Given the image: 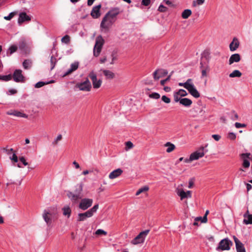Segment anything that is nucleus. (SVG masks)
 I'll list each match as a JSON object with an SVG mask.
<instances>
[{"instance_id": "nucleus-20", "label": "nucleus", "mask_w": 252, "mask_h": 252, "mask_svg": "<svg viewBox=\"0 0 252 252\" xmlns=\"http://www.w3.org/2000/svg\"><path fill=\"white\" fill-rule=\"evenodd\" d=\"M240 42L237 38L234 37L229 44V48L231 51H234L239 47Z\"/></svg>"}, {"instance_id": "nucleus-39", "label": "nucleus", "mask_w": 252, "mask_h": 252, "mask_svg": "<svg viewBox=\"0 0 252 252\" xmlns=\"http://www.w3.org/2000/svg\"><path fill=\"white\" fill-rule=\"evenodd\" d=\"M56 62H57V60H56V59L53 56H52L51 57V59H50V63H51V69L52 70L55 65H56Z\"/></svg>"}, {"instance_id": "nucleus-48", "label": "nucleus", "mask_w": 252, "mask_h": 252, "mask_svg": "<svg viewBox=\"0 0 252 252\" xmlns=\"http://www.w3.org/2000/svg\"><path fill=\"white\" fill-rule=\"evenodd\" d=\"M242 165L243 167L248 168L250 167V162L247 159H244Z\"/></svg>"}, {"instance_id": "nucleus-7", "label": "nucleus", "mask_w": 252, "mask_h": 252, "mask_svg": "<svg viewBox=\"0 0 252 252\" xmlns=\"http://www.w3.org/2000/svg\"><path fill=\"white\" fill-rule=\"evenodd\" d=\"M114 22L115 20L112 19L106 14L101 22L100 27L103 29H108Z\"/></svg>"}, {"instance_id": "nucleus-55", "label": "nucleus", "mask_w": 252, "mask_h": 252, "mask_svg": "<svg viewBox=\"0 0 252 252\" xmlns=\"http://www.w3.org/2000/svg\"><path fill=\"white\" fill-rule=\"evenodd\" d=\"M167 7H166L164 5L161 4L158 7V10L160 12H165L167 10Z\"/></svg>"}, {"instance_id": "nucleus-54", "label": "nucleus", "mask_w": 252, "mask_h": 252, "mask_svg": "<svg viewBox=\"0 0 252 252\" xmlns=\"http://www.w3.org/2000/svg\"><path fill=\"white\" fill-rule=\"evenodd\" d=\"M47 84H48V83H45L43 82H38L35 84L34 87H35V88H40V87L43 86L44 85Z\"/></svg>"}, {"instance_id": "nucleus-10", "label": "nucleus", "mask_w": 252, "mask_h": 252, "mask_svg": "<svg viewBox=\"0 0 252 252\" xmlns=\"http://www.w3.org/2000/svg\"><path fill=\"white\" fill-rule=\"evenodd\" d=\"M44 220L46 222L48 226H50L52 223V218L53 214L49 210H45L42 214Z\"/></svg>"}, {"instance_id": "nucleus-59", "label": "nucleus", "mask_w": 252, "mask_h": 252, "mask_svg": "<svg viewBox=\"0 0 252 252\" xmlns=\"http://www.w3.org/2000/svg\"><path fill=\"white\" fill-rule=\"evenodd\" d=\"M209 214V211L208 210H207L205 212V215L204 216V217H203V219H202V222H204V223H205L207 221V216L208 215V214Z\"/></svg>"}, {"instance_id": "nucleus-18", "label": "nucleus", "mask_w": 252, "mask_h": 252, "mask_svg": "<svg viewBox=\"0 0 252 252\" xmlns=\"http://www.w3.org/2000/svg\"><path fill=\"white\" fill-rule=\"evenodd\" d=\"M98 204H95L93 208L88 210L87 212L82 213L83 215L86 218H90L92 217L94 213H95L97 210L98 209Z\"/></svg>"}, {"instance_id": "nucleus-63", "label": "nucleus", "mask_w": 252, "mask_h": 252, "mask_svg": "<svg viewBox=\"0 0 252 252\" xmlns=\"http://www.w3.org/2000/svg\"><path fill=\"white\" fill-rule=\"evenodd\" d=\"M193 159L191 158V157L190 156V157L189 158H186L184 160V161L186 163H189L193 161Z\"/></svg>"}, {"instance_id": "nucleus-64", "label": "nucleus", "mask_w": 252, "mask_h": 252, "mask_svg": "<svg viewBox=\"0 0 252 252\" xmlns=\"http://www.w3.org/2000/svg\"><path fill=\"white\" fill-rule=\"evenodd\" d=\"M246 187L248 191H249L250 189H252V186L250 184L247 183L246 184Z\"/></svg>"}, {"instance_id": "nucleus-6", "label": "nucleus", "mask_w": 252, "mask_h": 252, "mask_svg": "<svg viewBox=\"0 0 252 252\" xmlns=\"http://www.w3.org/2000/svg\"><path fill=\"white\" fill-rule=\"evenodd\" d=\"M150 230L149 229L140 232L132 241V243L134 245L140 244L143 243L145 237L148 235Z\"/></svg>"}, {"instance_id": "nucleus-58", "label": "nucleus", "mask_w": 252, "mask_h": 252, "mask_svg": "<svg viewBox=\"0 0 252 252\" xmlns=\"http://www.w3.org/2000/svg\"><path fill=\"white\" fill-rule=\"evenodd\" d=\"M235 126L236 128H240V127H245L246 126L245 124H241V123H236L235 124Z\"/></svg>"}, {"instance_id": "nucleus-12", "label": "nucleus", "mask_w": 252, "mask_h": 252, "mask_svg": "<svg viewBox=\"0 0 252 252\" xmlns=\"http://www.w3.org/2000/svg\"><path fill=\"white\" fill-rule=\"evenodd\" d=\"M233 238L235 243L237 252H246L243 244L235 236H233Z\"/></svg>"}, {"instance_id": "nucleus-36", "label": "nucleus", "mask_w": 252, "mask_h": 252, "mask_svg": "<svg viewBox=\"0 0 252 252\" xmlns=\"http://www.w3.org/2000/svg\"><path fill=\"white\" fill-rule=\"evenodd\" d=\"M149 189V188L147 186H144L140 189H139L136 193V195H139L142 192L147 191Z\"/></svg>"}, {"instance_id": "nucleus-60", "label": "nucleus", "mask_w": 252, "mask_h": 252, "mask_svg": "<svg viewBox=\"0 0 252 252\" xmlns=\"http://www.w3.org/2000/svg\"><path fill=\"white\" fill-rule=\"evenodd\" d=\"M19 159L24 165L26 166L28 164V163L26 161L24 157H20Z\"/></svg>"}, {"instance_id": "nucleus-29", "label": "nucleus", "mask_w": 252, "mask_h": 252, "mask_svg": "<svg viewBox=\"0 0 252 252\" xmlns=\"http://www.w3.org/2000/svg\"><path fill=\"white\" fill-rule=\"evenodd\" d=\"M8 114L14 115V116H17V117L25 118H27L28 117L27 114H24V113H21L20 112H19V111H14V112H13L12 113H8Z\"/></svg>"}, {"instance_id": "nucleus-42", "label": "nucleus", "mask_w": 252, "mask_h": 252, "mask_svg": "<svg viewBox=\"0 0 252 252\" xmlns=\"http://www.w3.org/2000/svg\"><path fill=\"white\" fill-rule=\"evenodd\" d=\"M177 94L180 95V96H185L188 94L186 91L183 89H180L178 92H177Z\"/></svg>"}, {"instance_id": "nucleus-19", "label": "nucleus", "mask_w": 252, "mask_h": 252, "mask_svg": "<svg viewBox=\"0 0 252 252\" xmlns=\"http://www.w3.org/2000/svg\"><path fill=\"white\" fill-rule=\"evenodd\" d=\"M123 171L120 169L118 168L113 170L109 175V178L110 179H114L119 177L123 173Z\"/></svg>"}, {"instance_id": "nucleus-14", "label": "nucleus", "mask_w": 252, "mask_h": 252, "mask_svg": "<svg viewBox=\"0 0 252 252\" xmlns=\"http://www.w3.org/2000/svg\"><path fill=\"white\" fill-rule=\"evenodd\" d=\"M19 48L26 54H29L30 52V49L27 44L25 39H21L19 43Z\"/></svg>"}, {"instance_id": "nucleus-33", "label": "nucleus", "mask_w": 252, "mask_h": 252, "mask_svg": "<svg viewBox=\"0 0 252 252\" xmlns=\"http://www.w3.org/2000/svg\"><path fill=\"white\" fill-rule=\"evenodd\" d=\"M243 222L246 224H252V215L246 216V218H244Z\"/></svg>"}, {"instance_id": "nucleus-11", "label": "nucleus", "mask_w": 252, "mask_h": 252, "mask_svg": "<svg viewBox=\"0 0 252 252\" xmlns=\"http://www.w3.org/2000/svg\"><path fill=\"white\" fill-rule=\"evenodd\" d=\"M204 150V147H201L199 150L192 153L190 155L191 158L194 160H197L199 158L203 157L205 155Z\"/></svg>"}, {"instance_id": "nucleus-32", "label": "nucleus", "mask_w": 252, "mask_h": 252, "mask_svg": "<svg viewBox=\"0 0 252 252\" xmlns=\"http://www.w3.org/2000/svg\"><path fill=\"white\" fill-rule=\"evenodd\" d=\"M191 82H192L191 79H188L185 83H179V86L183 87L185 89H187L189 88V86Z\"/></svg>"}, {"instance_id": "nucleus-9", "label": "nucleus", "mask_w": 252, "mask_h": 252, "mask_svg": "<svg viewBox=\"0 0 252 252\" xmlns=\"http://www.w3.org/2000/svg\"><path fill=\"white\" fill-rule=\"evenodd\" d=\"M22 71L21 69H16L12 76L13 80L16 82H24L25 77L22 74Z\"/></svg>"}, {"instance_id": "nucleus-13", "label": "nucleus", "mask_w": 252, "mask_h": 252, "mask_svg": "<svg viewBox=\"0 0 252 252\" xmlns=\"http://www.w3.org/2000/svg\"><path fill=\"white\" fill-rule=\"evenodd\" d=\"M187 90L188 91L189 93L195 98H198L200 97V95L199 93L196 90L192 82Z\"/></svg>"}, {"instance_id": "nucleus-35", "label": "nucleus", "mask_w": 252, "mask_h": 252, "mask_svg": "<svg viewBox=\"0 0 252 252\" xmlns=\"http://www.w3.org/2000/svg\"><path fill=\"white\" fill-rule=\"evenodd\" d=\"M32 64V62L30 60H26L23 63V65L25 69L30 68Z\"/></svg>"}, {"instance_id": "nucleus-22", "label": "nucleus", "mask_w": 252, "mask_h": 252, "mask_svg": "<svg viewBox=\"0 0 252 252\" xmlns=\"http://www.w3.org/2000/svg\"><path fill=\"white\" fill-rule=\"evenodd\" d=\"M119 9L118 8H115L108 11L106 14L109 16L112 19L114 20L115 18L119 14Z\"/></svg>"}, {"instance_id": "nucleus-57", "label": "nucleus", "mask_w": 252, "mask_h": 252, "mask_svg": "<svg viewBox=\"0 0 252 252\" xmlns=\"http://www.w3.org/2000/svg\"><path fill=\"white\" fill-rule=\"evenodd\" d=\"M151 2V0H142L141 4L144 6H148Z\"/></svg>"}, {"instance_id": "nucleus-17", "label": "nucleus", "mask_w": 252, "mask_h": 252, "mask_svg": "<svg viewBox=\"0 0 252 252\" xmlns=\"http://www.w3.org/2000/svg\"><path fill=\"white\" fill-rule=\"evenodd\" d=\"M200 68L201 70L202 77H206L207 76V73L210 71V68L208 64H204L202 62L200 63Z\"/></svg>"}, {"instance_id": "nucleus-23", "label": "nucleus", "mask_w": 252, "mask_h": 252, "mask_svg": "<svg viewBox=\"0 0 252 252\" xmlns=\"http://www.w3.org/2000/svg\"><path fill=\"white\" fill-rule=\"evenodd\" d=\"M79 66V63L78 62H74V63L71 64L70 68L66 71V72L64 74V76H67L69 74L72 73L73 71L77 70Z\"/></svg>"}, {"instance_id": "nucleus-37", "label": "nucleus", "mask_w": 252, "mask_h": 252, "mask_svg": "<svg viewBox=\"0 0 252 252\" xmlns=\"http://www.w3.org/2000/svg\"><path fill=\"white\" fill-rule=\"evenodd\" d=\"M12 78V76L11 74H9L8 75H3L1 76L0 75V80L4 81H8L10 80H11Z\"/></svg>"}, {"instance_id": "nucleus-47", "label": "nucleus", "mask_w": 252, "mask_h": 252, "mask_svg": "<svg viewBox=\"0 0 252 252\" xmlns=\"http://www.w3.org/2000/svg\"><path fill=\"white\" fill-rule=\"evenodd\" d=\"M111 58H112V61L110 63L111 64H113L114 63V61L117 60V57L116 55V53L114 52H113L111 54Z\"/></svg>"}, {"instance_id": "nucleus-30", "label": "nucleus", "mask_w": 252, "mask_h": 252, "mask_svg": "<svg viewBox=\"0 0 252 252\" xmlns=\"http://www.w3.org/2000/svg\"><path fill=\"white\" fill-rule=\"evenodd\" d=\"M191 11L190 9H186L183 12L182 17L184 19H187L191 15Z\"/></svg>"}, {"instance_id": "nucleus-4", "label": "nucleus", "mask_w": 252, "mask_h": 252, "mask_svg": "<svg viewBox=\"0 0 252 252\" xmlns=\"http://www.w3.org/2000/svg\"><path fill=\"white\" fill-rule=\"evenodd\" d=\"M88 77L91 79L94 89H97L101 87L102 81L101 79H97L96 74L94 71L89 73Z\"/></svg>"}, {"instance_id": "nucleus-26", "label": "nucleus", "mask_w": 252, "mask_h": 252, "mask_svg": "<svg viewBox=\"0 0 252 252\" xmlns=\"http://www.w3.org/2000/svg\"><path fill=\"white\" fill-rule=\"evenodd\" d=\"M102 71L107 79H111L114 78L115 77L114 73L109 70H102Z\"/></svg>"}, {"instance_id": "nucleus-3", "label": "nucleus", "mask_w": 252, "mask_h": 252, "mask_svg": "<svg viewBox=\"0 0 252 252\" xmlns=\"http://www.w3.org/2000/svg\"><path fill=\"white\" fill-rule=\"evenodd\" d=\"M233 243L228 238H224L221 240L219 243L218 246L216 248V251H229L232 246Z\"/></svg>"}, {"instance_id": "nucleus-52", "label": "nucleus", "mask_w": 252, "mask_h": 252, "mask_svg": "<svg viewBox=\"0 0 252 252\" xmlns=\"http://www.w3.org/2000/svg\"><path fill=\"white\" fill-rule=\"evenodd\" d=\"M170 78H171V75H169V76H168V77L165 79H164V80H162L160 81V85L161 86H164V84L167 82V81H169L170 79Z\"/></svg>"}, {"instance_id": "nucleus-45", "label": "nucleus", "mask_w": 252, "mask_h": 252, "mask_svg": "<svg viewBox=\"0 0 252 252\" xmlns=\"http://www.w3.org/2000/svg\"><path fill=\"white\" fill-rule=\"evenodd\" d=\"M62 135L61 134L58 135L56 139L53 142L52 144L54 145H56L58 144V142L61 141L62 139Z\"/></svg>"}, {"instance_id": "nucleus-53", "label": "nucleus", "mask_w": 252, "mask_h": 252, "mask_svg": "<svg viewBox=\"0 0 252 252\" xmlns=\"http://www.w3.org/2000/svg\"><path fill=\"white\" fill-rule=\"evenodd\" d=\"M204 1L205 0H196V1H193V5L195 6L196 4L201 5L204 2Z\"/></svg>"}, {"instance_id": "nucleus-27", "label": "nucleus", "mask_w": 252, "mask_h": 252, "mask_svg": "<svg viewBox=\"0 0 252 252\" xmlns=\"http://www.w3.org/2000/svg\"><path fill=\"white\" fill-rule=\"evenodd\" d=\"M164 146L168 147L166 150V152L167 153H171L175 149V146L173 144L169 142H167L166 144H165Z\"/></svg>"}, {"instance_id": "nucleus-16", "label": "nucleus", "mask_w": 252, "mask_h": 252, "mask_svg": "<svg viewBox=\"0 0 252 252\" xmlns=\"http://www.w3.org/2000/svg\"><path fill=\"white\" fill-rule=\"evenodd\" d=\"M101 7V5L99 4L97 6H94L91 13V15L94 18H98L100 16V9Z\"/></svg>"}, {"instance_id": "nucleus-41", "label": "nucleus", "mask_w": 252, "mask_h": 252, "mask_svg": "<svg viewBox=\"0 0 252 252\" xmlns=\"http://www.w3.org/2000/svg\"><path fill=\"white\" fill-rule=\"evenodd\" d=\"M174 100L176 102H180L181 99H182L180 97V95H179L177 93L175 92L174 93Z\"/></svg>"}, {"instance_id": "nucleus-28", "label": "nucleus", "mask_w": 252, "mask_h": 252, "mask_svg": "<svg viewBox=\"0 0 252 252\" xmlns=\"http://www.w3.org/2000/svg\"><path fill=\"white\" fill-rule=\"evenodd\" d=\"M241 76L242 73L238 70H234L229 75L230 78L240 77Z\"/></svg>"}, {"instance_id": "nucleus-38", "label": "nucleus", "mask_w": 252, "mask_h": 252, "mask_svg": "<svg viewBox=\"0 0 252 252\" xmlns=\"http://www.w3.org/2000/svg\"><path fill=\"white\" fill-rule=\"evenodd\" d=\"M70 41V36L68 35H66L64 36H63L62 39L61 41L63 43H65V44H69Z\"/></svg>"}, {"instance_id": "nucleus-2", "label": "nucleus", "mask_w": 252, "mask_h": 252, "mask_svg": "<svg viewBox=\"0 0 252 252\" xmlns=\"http://www.w3.org/2000/svg\"><path fill=\"white\" fill-rule=\"evenodd\" d=\"M104 43V40L102 36L99 35L96 38L94 48V56L97 57L99 55Z\"/></svg>"}, {"instance_id": "nucleus-51", "label": "nucleus", "mask_w": 252, "mask_h": 252, "mask_svg": "<svg viewBox=\"0 0 252 252\" xmlns=\"http://www.w3.org/2000/svg\"><path fill=\"white\" fill-rule=\"evenodd\" d=\"M228 138L230 140H235L236 139V135L233 132H229L227 136Z\"/></svg>"}, {"instance_id": "nucleus-56", "label": "nucleus", "mask_w": 252, "mask_h": 252, "mask_svg": "<svg viewBox=\"0 0 252 252\" xmlns=\"http://www.w3.org/2000/svg\"><path fill=\"white\" fill-rule=\"evenodd\" d=\"M10 159L14 162H17L18 161V157L14 153L13 154L12 157H10Z\"/></svg>"}, {"instance_id": "nucleus-5", "label": "nucleus", "mask_w": 252, "mask_h": 252, "mask_svg": "<svg viewBox=\"0 0 252 252\" xmlns=\"http://www.w3.org/2000/svg\"><path fill=\"white\" fill-rule=\"evenodd\" d=\"M79 89L80 91L89 92L92 89V85L88 78L83 82L77 83L75 86Z\"/></svg>"}, {"instance_id": "nucleus-62", "label": "nucleus", "mask_w": 252, "mask_h": 252, "mask_svg": "<svg viewBox=\"0 0 252 252\" xmlns=\"http://www.w3.org/2000/svg\"><path fill=\"white\" fill-rule=\"evenodd\" d=\"M106 60H107V57L106 56H104L103 57L101 58L100 59V63H103L106 61Z\"/></svg>"}, {"instance_id": "nucleus-50", "label": "nucleus", "mask_w": 252, "mask_h": 252, "mask_svg": "<svg viewBox=\"0 0 252 252\" xmlns=\"http://www.w3.org/2000/svg\"><path fill=\"white\" fill-rule=\"evenodd\" d=\"M15 14V12H11L8 16L4 17V19L6 20H10Z\"/></svg>"}, {"instance_id": "nucleus-44", "label": "nucleus", "mask_w": 252, "mask_h": 252, "mask_svg": "<svg viewBox=\"0 0 252 252\" xmlns=\"http://www.w3.org/2000/svg\"><path fill=\"white\" fill-rule=\"evenodd\" d=\"M133 144L130 141H127L126 143V150L127 151L129 149L132 148Z\"/></svg>"}, {"instance_id": "nucleus-46", "label": "nucleus", "mask_w": 252, "mask_h": 252, "mask_svg": "<svg viewBox=\"0 0 252 252\" xmlns=\"http://www.w3.org/2000/svg\"><path fill=\"white\" fill-rule=\"evenodd\" d=\"M86 218L83 215L82 213H79L78 214L77 220L79 221H84L86 220Z\"/></svg>"}, {"instance_id": "nucleus-15", "label": "nucleus", "mask_w": 252, "mask_h": 252, "mask_svg": "<svg viewBox=\"0 0 252 252\" xmlns=\"http://www.w3.org/2000/svg\"><path fill=\"white\" fill-rule=\"evenodd\" d=\"M177 193L180 197L181 200L191 197V191L190 190L185 192L183 189H178Z\"/></svg>"}, {"instance_id": "nucleus-49", "label": "nucleus", "mask_w": 252, "mask_h": 252, "mask_svg": "<svg viewBox=\"0 0 252 252\" xmlns=\"http://www.w3.org/2000/svg\"><path fill=\"white\" fill-rule=\"evenodd\" d=\"M161 100L165 103H169L171 102L170 99L166 95H163L161 97Z\"/></svg>"}, {"instance_id": "nucleus-61", "label": "nucleus", "mask_w": 252, "mask_h": 252, "mask_svg": "<svg viewBox=\"0 0 252 252\" xmlns=\"http://www.w3.org/2000/svg\"><path fill=\"white\" fill-rule=\"evenodd\" d=\"M212 136L217 141L220 140L221 138V136L218 134H213Z\"/></svg>"}, {"instance_id": "nucleus-34", "label": "nucleus", "mask_w": 252, "mask_h": 252, "mask_svg": "<svg viewBox=\"0 0 252 252\" xmlns=\"http://www.w3.org/2000/svg\"><path fill=\"white\" fill-rule=\"evenodd\" d=\"M18 47L16 45H11L8 49V50L7 52V54H9L10 55L15 52L17 50Z\"/></svg>"}, {"instance_id": "nucleus-24", "label": "nucleus", "mask_w": 252, "mask_h": 252, "mask_svg": "<svg viewBox=\"0 0 252 252\" xmlns=\"http://www.w3.org/2000/svg\"><path fill=\"white\" fill-rule=\"evenodd\" d=\"M241 60L240 55L239 54L232 55L229 59V64H231L234 62L238 63Z\"/></svg>"}, {"instance_id": "nucleus-31", "label": "nucleus", "mask_w": 252, "mask_h": 252, "mask_svg": "<svg viewBox=\"0 0 252 252\" xmlns=\"http://www.w3.org/2000/svg\"><path fill=\"white\" fill-rule=\"evenodd\" d=\"M63 214L69 218L71 212L70 208L68 206H65L63 208Z\"/></svg>"}, {"instance_id": "nucleus-1", "label": "nucleus", "mask_w": 252, "mask_h": 252, "mask_svg": "<svg viewBox=\"0 0 252 252\" xmlns=\"http://www.w3.org/2000/svg\"><path fill=\"white\" fill-rule=\"evenodd\" d=\"M83 186L84 184L83 183L77 184L75 186V189L74 191L69 190L66 191V196L73 204L77 203L79 200L81 199L79 207L83 210H86L92 205L93 200L92 199L87 198L82 199Z\"/></svg>"}, {"instance_id": "nucleus-40", "label": "nucleus", "mask_w": 252, "mask_h": 252, "mask_svg": "<svg viewBox=\"0 0 252 252\" xmlns=\"http://www.w3.org/2000/svg\"><path fill=\"white\" fill-rule=\"evenodd\" d=\"M149 96L151 98L157 99L160 98V94L157 93H153L150 94Z\"/></svg>"}, {"instance_id": "nucleus-21", "label": "nucleus", "mask_w": 252, "mask_h": 252, "mask_svg": "<svg viewBox=\"0 0 252 252\" xmlns=\"http://www.w3.org/2000/svg\"><path fill=\"white\" fill-rule=\"evenodd\" d=\"M31 20V18L25 12H22L19 14L18 18V23L21 25L22 23L25 21H29Z\"/></svg>"}, {"instance_id": "nucleus-43", "label": "nucleus", "mask_w": 252, "mask_h": 252, "mask_svg": "<svg viewBox=\"0 0 252 252\" xmlns=\"http://www.w3.org/2000/svg\"><path fill=\"white\" fill-rule=\"evenodd\" d=\"M95 234L97 235H107V232L102 230V229H97L95 232Z\"/></svg>"}, {"instance_id": "nucleus-8", "label": "nucleus", "mask_w": 252, "mask_h": 252, "mask_svg": "<svg viewBox=\"0 0 252 252\" xmlns=\"http://www.w3.org/2000/svg\"><path fill=\"white\" fill-rule=\"evenodd\" d=\"M167 74V70L162 68L157 69L153 73V78L155 81H158L160 78L165 76Z\"/></svg>"}, {"instance_id": "nucleus-25", "label": "nucleus", "mask_w": 252, "mask_h": 252, "mask_svg": "<svg viewBox=\"0 0 252 252\" xmlns=\"http://www.w3.org/2000/svg\"><path fill=\"white\" fill-rule=\"evenodd\" d=\"M192 103V102L190 99L184 98L181 99L180 104L185 107H189L191 105Z\"/></svg>"}]
</instances>
